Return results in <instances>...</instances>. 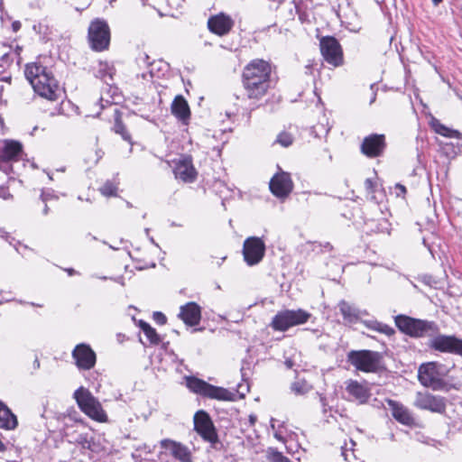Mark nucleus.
Segmentation results:
<instances>
[{"label": "nucleus", "mask_w": 462, "mask_h": 462, "mask_svg": "<svg viewBox=\"0 0 462 462\" xmlns=\"http://www.w3.org/2000/svg\"><path fill=\"white\" fill-rule=\"evenodd\" d=\"M265 254V244L257 236H251L244 241V260L249 266L258 264Z\"/></svg>", "instance_id": "4468645a"}, {"label": "nucleus", "mask_w": 462, "mask_h": 462, "mask_svg": "<svg viewBox=\"0 0 462 462\" xmlns=\"http://www.w3.org/2000/svg\"><path fill=\"white\" fill-rule=\"evenodd\" d=\"M74 398L79 409L90 419L98 422H106L107 415L100 402L86 388L79 387L74 393Z\"/></svg>", "instance_id": "20e7f679"}, {"label": "nucleus", "mask_w": 462, "mask_h": 462, "mask_svg": "<svg viewBox=\"0 0 462 462\" xmlns=\"http://www.w3.org/2000/svg\"><path fill=\"white\" fill-rule=\"evenodd\" d=\"M47 196H48V195H47L45 192H42V196H41V197H42V201H44V202H45V201L47 200Z\"/></svg>", "instance_id": "09e8293b"}, {"label": "nucleus", "mask_w": 462, "mask_h": 462, "mask_svg": "<svg viewBox=\"0 0 462 462\" xmlns=\"http://www.w3.org/2000/svg\"><path fill=\"white\" fill-rule=\"evenodd\" d=\"M362 322L367 328L386 336H392L395 332L392 327L375 319L364 320Z\"/></svg>", "instance_id": "2f4dec72"}, {"label": "nucleus", "mask_w": 462, "mask_h": 462, "mask_svg": "<svg viewBox=\"0 0 462 462\" xmlns=\"http://www.w3.org/2000/svg\"><path fill=\"white\" fill-rule=\"evenodd\" d=\"M174 174L177 179L184 182L191 183L196 180L197 171L190 156H185L176 163Z\"/></svg>", "instance_id": "412c9836"}, {"label": "nucleus", "mask_w": 462, "mask_h": 462, "mask_svg": "<svg viewBox=\"0 0 462 462\" xmlns=\"http://www.w3.org/2000/svg\"><path fill=\"white\" fill-rule=\"evenodd\" d=\"M350 448L343 447L342 448V456L344 457L345 460L347 462H363L362 460L358 459L355 454L354 446L356 443L351 439L350 440Z\"/></svg>", "instance_id": "c9c22d12"}, {"label": "nucleus", "mask_w": 462, "mask_h": 462, "mask_svg": "<svg viewBox=\"0 0 462 462\" xmlns=\"http://www.w3.org/2000/svg\"><path fill=\"white\" fill-rule=\"evenodd\" d=\"M110 28L104 19L96 18L90 22L88 29V41L91 50L104 51L109 48Z\"/></svg>", "instance_id": "423d86ee"}, {"label": "nucleus", "mask_w": 462, "mask_h": 462, "mask_svg": "<svg viewBox=\"0 0 462 462\" xmlns=\"http://www.w3.org/2000/svg\"><path fill=\"white\" fill-rule=\"evenodd\" d=\"M153 320L159 325H164L167 318L163 313L157 311L153 313Z\"/></svg>", "instance_id": "58836bf2"}, {"label": "nucleus", "mask_w": 462, "mask_h": 462, "mask_svg": "<svg viewBox=\"0 0 462 462\" xmlns=\"http://www.w3.org/2000/svg\"><path fill=\"white\" fill-rule=\"evenodd\" d=\"M126 206H127V208H132L133 207V205L130 202H128V201L126 202Z\"/></svg>", "instance_id": "4d7b16f0"}, {"label": "nucleus", "mask_w": 462, "mask_h": 462, "mask_svg": "<svg viewBox=\"0 0 462 462\" xmlns=\"http://www.w3.org/2000/svg\"><path fill=\"white\" fill-rule=\"evenodd\" d=\"M141 1H142L143 5H145V3H144L145 0H141Z\"/></svg>", "instance_id": "052dcab7"}, {"label": "nucleus", "mask_w": 462, "mask_h": 462, "mask_svg": "<svg viewBox=\"0 0 462 462\" xmlns=\"http://www.w3.org/2000/svg\"><path fill=\"white\" fill-rule=\"evenodd\" d=\"M320 401H321V402H322V405H323V406H325V402H324L325 398L321 397V398H320Z\"/></svg>", "instance_id": "13d9d810"}, {"label": "nucleus", "mask_w": 462, "mask_h": 462, "mask_svg": "<svg viewBox=\"0 0 462 462\" xmlns=\"http://www.w3.org/2000/svg\"><path fill=\"white\" fill-rule=\"evenodd\" d=\"M136 63L140 68L148 69L147 72H143L141 74V77L143 79H146L147 76H149L151 79L159 78V74L155 70L157 69L158 70L162 69V65L167 67V65L163 64L162 61H151L150 57L145 52H140L138 54L136 57Z\"/></svg>", "instance_id": "393cba45"}, {"label": "nucleus", "mask_w": 462, "mask_h": 462, "mask_svg": "<svg viewBox=\"0 0 462 462\" xmlns=\"http://www.w3.org/2000/svg\"><path fill=\"white\" fill-rule=\"evenodd\" d=\"M432 1V4L437 6L439 5L443 0H431Z\"/></svg>", "instance_id": "de8ad7c7"}, {"label": "nucleus", "mask_w": 462, "mask_h": 462, "mask_svg": "<svg viewBox=\"0 0 462 462\" xmlns=\"http://www.w3.org/2000/svg\"><path fill=\"white\" fill-rule=\"evenodd\" d=\"M0 198L4 199H9L12 198L9 189L5 186H0Z\"/></svg>", "instance_id": "ea45409f"}, {"label": "nucleus", "mask_w": 462, "mask_h": 462, "mask_svg": "<svg viewBox=\"0 0 462 462\" xmlns=\"http://www.w3.org/2000/svg\"><path fill=\"white\" fill-rule=\"evenodd\" d=\"M23 155L21 143L13 140H5L0 143V170L8 174L13 171L12 162H18Z\"/></svg>", "instance_id": "9d476101"}, {"label": "nucleus", "mask_w": 462, "mask_h": 462, "mask_svg": "<svg viewBox=\"0 0 462 462\" xmlns=\"http://www.w3.org/2000/svg\"><path fill=\"white\" fill-rule=\"evenodd\" d=\"M320 51L324 60L337 67L343 63V53L341 46L336 38L331 36L323 37L319 42Z\"/></svg>", "instance_id": "2eb2a0df"}, {"label": "nucleus", "mask_w": 462, "mask_h": 462, "mask_svg": "<svg viewBox=\"0 0 462 462\" xmlns=\"http://www.w3.org/2000/svg\"><path fill=\"white\" fill-rule=\"evenodd\" d=\"M346 392L360 403L366 402L370 397L369 390L357 381H350L346 385Z\"/></svg>", "instance_id": "cd10ccee"}, {"label": "nucleus", "mask_w": 462, "mask_h": 462, "mask_svg": "<svg viewBox=\"0 0 462 462\" xmlns=\"http://www.w3.org/2000/svg\"><path fill=\"white\" fill-rule=\"evenodd\" d=\"M5 449V444L2 442V440L0 439V451H4Z\"/></svg>", "instance_id": "8fccbe9b"}, {"label": "nucleus", "mask_w": 462, "mask_h": 462, "mask_svg": "<svg viewBox=\"0 0 462 462\" xmlns=\"http://www.w3.org/2000/svg\"><path fill=\"white\" fill-rule=\"evenodd\" d=\"M395 190L398 197L404 196L406 193V188L402 184L397 183L395 185Z\"/></svg>", "instance_id": "a19ab883"}, {"label": "nucleus", "mask_w": 462, "mask_h": 462, "mask_svg": "<svg viewBox=\"0 0 462 462\" xmlns=\"http://www.w3.org/2000/svg\"><path fill=\"white\" fill-rule=\"evenodd\" d=\"M118 185V181L107 180L98 190L104 197H116Z\"/></svg>", "instance_id": "72a5a7b5"}, {"label": "nucleus", "mask_w": 462, "mask_h": 462, "mask_svg": "<svg viewBox=\"0 0 462 462\" xmlns=\"http://www.w3.org/2000/svg\"><path fill=\"white\" fill-rule=\"evenodd\" d=\"M12 28H13V31L14 32H17L20 30L21 28V23L19 21H14L13 23H12Z\"/></svg>", "instance_id": "37998d69"}, {"label": "nucleus", "mask_w": 462, "mask_h": 462, "mask_svg": "<svg viewBox=\"0 0 462 462\" xmlns=\"http://www.w3.org/2000/svg\"><path fill=\"white\" fill-rule=\"evenodd\" d=\"M85 423L83 420L76 421V425H66L64 437L69 444L80 447L81 449H92L94 444L93 436L84 430Z\"/></svg>", "instance_id": "ddd939ff"}, {"label": "nucleus", "mask_w": 462, "mask_h": 462, "mask_svg": "<svg viewBox=\"0 0 462 462\" xmlns=\"http://www.w3.org/2000/svg\"><path fill=\"white\" fill-rule=\"evenodd\" d=\"M187 387L193 393L203 397L218 401H235L236 393L223 387H218L194 376L186 378Z\"/></svg>", "instance_id": "39448f33"}, {"label": "nucleus", "mask_w": 462, "mask_h": 462, "mask_svg": "<svg viewBox=\"0 0 462 462\" xmlns=\"http://www.w3.org/2000/svg\"><path fill=\"white\" fill-rule=\"evenodd\" d=\"M291 388L296 394H304L310 390V386L303 380L294 382Z\"/></svg>", "instance_id": "e433bc0d"}, {"label": "nucleus", "mask_w": 462, "mask_h": 462, "mask_svg": "<svg viewBox=\"0 0 462 462\" xmlns=\"http://www.w3.org/2000/svg\"><path fill=\"white\" fill-rule=\"evenodd\" d=\"M233 25L234 22L231 17L223 13L211 16L208 21L209 31L219 36L227 34Z\"/></svg>", "instance_id": "4be33fe9"}, {"label": "nucleus", "mask_w": 462, "mask_h": 462, "mask_svg": "<svg viewBox=\"0 0 462 462\" xmlns=\"http://www.w3.org/2000/svg\"><path fill=\"white\" fill-rule=\"evenodd\" d=\"M26 79L30 82L34 92L51 101L59 98L60 88L51 71L40 63L27 64L24 69Z\"/></svg>", "instance_id": "f03ea898"}, {"label": "nucleus", "mask_w": 462, "mask_h": 462, "mask_svg": "<svg viewBox=\"0 0 462 462\" xmlns=\"http://www.w3.org/2000/svg\"><path fill=\"white\" fill-rule=\"evenodd\" d=\"M414 405L421 410L442 413L446 410V399L430 393H417Z\"/></svg>", "instance_id": "dca6fc26"}, {"label": "nucleus", "mask_w": 462, "mask_h": 462, "mask_svg": "<svg viewBox=\"0 0 462 462\" xmlns=\"http://www.w3.org/2000/svg\"><path fill=\"white\" fill-rule=\"evenodd\" d=\"M48 210H49V208H48L47 205H45L44 209H43V214L47 215L48 214Z\"/></svg>", "instance_id": "603ef678"}, {"label": "nucleus", "mask_w": 462, "mask_h": 462, "mask_svg": "<svg viewBox=\"0 0 462 462\" xmlns=\"http://www.w3.org/2000/svg\"><path fill=\"white\" fill-rule=\"evenodd\" d=\"M285 365L288 368H291L293 366V362L291 359H288V360L285 361Z\"/></svg>", "instance_id": "c03bdc74"}, {"label": "nucleus", "mask_w": 462, "mask_h": 462, "mask_svg": "<svg viewBox=\"0 0 462 462\" xmlns=\"http://www.w3.org/2000/svg\"><path fill=\"white\" fill-rule=\"evenodd\" d=\"M66 271H67L68 274L70 276L74 275L76 273V271L72 268L67 269Z\"/></svg>", "instance_id": "a18cd8bd"}, {"label": "nucleus", "mask_w": 462, "mask_h": 462, "mask_svg": "<svg viewBox=\"0 0 462 462\" xmlns=\"http://www.w3.org/2000/svg\"><path fill=\"white\" fill-rule=\"evenodd\" d=\"M5 232L3 229H0V236L4 237L5 236Z\"/></svg>", "instance_id": "864d4df0"}, {"label": "nucleus", "mask_w": 462, "mask_h": 462, "mask_svg": "<svg viewBox=\"0 0 462 462\" xmlns=\"http://www.w3.org/2000/svg\"><path fill=\"white\" fill-rule=\"evenodd\" d=\"M430 125L436 134L444 137L456 139V145L458 148L462 147V134L459 131L446 126L435 117L431 118Z\"/></svg>", "instance_id": "a878e982"}, {"label": "nucleus", "mask_w": 462, "mask_h": 462, "mask_svg": "<svg viewBox=\"0 0 462 462\" xmlns=\"http://www.w3.org/2000/svg\"><path fill=\"white\" fill-rule=\"evenodd\" d=\"M338 309L344 318V320L347 323H355L358 320L361 315V311L358 309L346 300H340L338 302Z\"/></svg>", "instance_id": "c85d7f7f"}, {"label": "nucleus", "mask_w": 462, "mask_h": 462, "mask_svg": "<svg viewBox=\"0 0 462 462\" xmlns=\"http://www.w3.org/2000/svg\"><path fill=\"white\" fill-rule=\"evenodd\" d=\"M365 187L369 192H374V182L371 179H366Z\"/></svg>", "instance_id": "79ce46f5"}, {"label": "nucleus", "mask_w": 462, "mask_h": 462, "mask_svg": "<svg viewBox=\"0 0 462 462\" xmlns=\"http://www.w3.org/2000/svg\"><path fill=\"white\" fill-rule=\"evenodd\" d=\"M139 328L144 333L152 345H158L161 342V337L157 334L156 330L150 326L149 323L143 320H140Z\"/></svg>", "instance_id": "473e14b6"}, {"label": "nucleus", "mask_w": 462, "mask_h": 462, "mask_svg": "<svg viewBox=\"0 0 462 462\" xmlns=\"http://www.w3.org/2000/svg\"><path fill=\"white\" fill-rule=\"evenodd\" d=\"M96 77L104 81L106 85L114 83V69L106 62H101L96 72Z\"/></svg>", "instance_id": "7c9ffc66"}, {"label": "nucleus", "mask_w": 462, "mask_h": 462, "mask_svg": "<svg viewBox=\"0 0 462 462\" xmlns=\"http://www.w3.org/2000/svg\"><path fill=\"white\" fill-rule=\"evenodd\" d=\"M276 143H280L283 147H289L293 143V137L290 133L282 132L278 134Z\"/></svg>", "instance_id": "4c0bfd02"}, {"label": "nucleus", "mask_w": 462, "mask_h": 462, "mask_svg": "<svg viewBox=\"0 0 462 462\" xmlns=\"http://www.w3.org/2000/svg\"><path fill=\"white\" fill-rule=\"evenodd\" d=\"M429 347L440 353L462 356V339L454 335L435 334L430 337Z\"/></svg>", "instance_id": "f8f14e48"}, {"label": "nucleus", "mask_w": 462, "mask_h": 462, "mask_svg": "<svg viewBox=\"0 0 462 462\" xmlns=\"http://www.w3.org/2000/svg\"><path fill=\"white\" fill-rule=\"evenodd\" d=\"M311 314L302 309L284 310L279 311L271 322L272 328L276 331H286L290 328L305 324Z\"/></svg>", "instance_id": "6e6552de"}, {"label": "nucleus", "mask_w": 462, "mask_h": 462, "mask_svg": "<svg viewBox=\"0 0 462 462\" xmlns=\"http://www.w3.org/2000/svg\"><path fill=\"white\" fill-rule=\"evenodd\" d=\"M385 136L383 134H372L364 138L361 144V152L368 158L379 157L385 149Z\"/></svg>", "instance_id": "f3484780"}, {"label": "nucleus", "mask_w": 462, "mask_h": 462, "mask_svg": "<svg viewBox=\"0 0 462 462\" xmlns=\"http://www.w3.org/2000/svg\"><path fill=\"white\" fill-rule=\"evenodd\" d=\"M160 445L162 448L170 450L172 457L180 462H192L190 450L180 442L164 439L161 440Z\"/></svg>", "instance_id": "aec40b11"}, {"label": "nucleus", "mask_w": 462, "mask_h": 462, "mask_svg": "<svg viewBox=\"0 0 462 462\" xmlns=\"http://www.w3.org/2000/svg\"><path fill=\"white\" fill-rule=\"evenodd\" d=\"M383 356L372 350H352L347 354V361L357 370L375 373L382 367Z\"/></svg>", "instance_id": "0eeeda50"}, {"label": "nucleus", "mask_w": 462, "mask_h": 462, "mask_svg": "<svg viewBox=\"0 0 462 462\" xmlns=\"http://www.w3.org/2000/svg\"><path fill=\"white\" fill-rule=\"evenodd\" d=\"M72 357L79 369L89 370L96 364V354L87 344H79L72 351Z\"/></svg>", "instance_id": "a211bd4d"}, {"label": "nucleus", "mask_w": 462, "mask_h": 462, "mask_svg": "<svg viewBox=\"0 0 462 462\" xmlns=\"http://www.w3.org/2000/svg\"><path fill=\"white\" fill-rule=\"evenodd\" d=\"M396 327L404 334L412 337H431L438 334L439 328L434 321L397 315L394 318Z\"/></svg>", "instance_id": "7ed1b4c3"}, {"label": "nucleus", "mask_w": 462, "mask_h": 462, "mask_svg": "<svg viewBox=\"0 0 462 462\" xmlns=\"http://www.w3.org/2000/svg\"><path fill=\"white\" fill-rule=\"evenodd\" d=\"M150 241L152 244H153L154 245L158 246V245L155 243L154 239L152 237H150Z\"/></svg>", "instance_id": "5fc2aeb1"}, {"label": "nucleus", "mask_w": 462, "mask_h": 462, "mask_svg": "<svg viewBox=\"0 0 462 462\" xmlns=\"http://www.w3.org/2000/svg\"><path fill=\"white\" fill-rule=\"evenodd\" d=\"M171 114L182 124L188 125L190 118V110L188 102L182 96H177L171 104Z\"/></svg>", "instance_id": "bb28decb"}, {"label": "nucleus", "mask_w": 462, "mask_h": 462, "mask_svg": "<svg viewBox=\"0 0 462 462\" xmlns=\"http://www.w3.org/2000/svg\"><path fill=\"white\" fill-rule=\"evenodd\" d=\"M271 68L268 62L256 60L250 62L243 72V84L249 98L260 99L270 88Z\"/></svg>", "instance_id": "f257e3e1"}, {"label": "nucleus", "mask_w": 462, "mask_h": 462, "mask_svg": "<svg viewBox=\"0 0 462 462\" xmlns=\"http://www.w3.org/2000/svg\"><path fill=\"white\" fill-rule=\"evenodd\" d=\"M5 406V405L2 402H0V411H2V408H4Z\"/></svg>", "instance_id": "6e6d98bb"}, {"label": "nucleus", "mask_w": 462, "mask_h": 462, "mask_svg": "<svg viewBox=\"0 0 462 462\" xmlns=\"http://www.w3.org/2000/svg\"><path fill=\"white\" fill-rule=\"evenodd\" d=\"M441 365L436 362H430L422 364L418 370V379L420 383L428 388H431L433 391L443 390L446 386V383L441 378L439 368Z\"/></svg>", "instance_id": "1a4fd4ad"}, {"label": "nucleus", "mask_w": 462, "mask_h": 462, "mask_svg": "<svg viewBox=\"0 0 462 462\" xmlns=\"http://www.w3.org/2000/svg\"><path fill=\"white\" fill-rule=\"evenodd\" d=\"M274 437H275L278 440H280V441H283V438H282V437L278 432H276V433L274 434Z\"/></svg>", "instance_id": "49530a36"}, {"label": "nucleus", "mask_w": 462, "mask_h": 462, "mask_svg": "<svg viewBox=\"0 0 462 462\" xmlns=\"http://www.w3.org/2000/svg\"><path fill=\"white\" fill-rule=\"evenodd\" d=\"M34 366H35V367H37V368L40 366V362H39V360H38V359H35V361H34Z\"/></svg>", "instance_id": "3c124183"}, {"label": "nucleus", "mask_w": 462, "mask_h": 462, "mask_svg": "<svg viewBox=\"0 0 462 462\" xmlns=\"http://www.w3.org/2000/svg\"><path fill=\"white\" fill-rule=\"evenodd\" d=\"M194 430L203 440L215 445L218 442V436L209 414L204 410L198 411L193 417Z\"/></svg>", "instance_id": "9b49d317"}, {"label": "nucleus", "mask_w": 462, "mask_h": 462, "mask_svg": "<svg viewBox=\"0 0 462 462\" xmlns=\"http://www.w3.org/2000/svg\"><path fill=\"white\" fill-rule=\"evenodd\" d=\"M149 231L150 229L149 228H145V233L148 235L149 234Z\"/></svg>", "instance_id": "bf43d9fd"}, {"label": "nucleus", "mask_w": 462, "mask_h": 462, "mask_svg": "<svg viewBox=\"0 0 462 462\" xmlns=\"http://www.w3.org/2000/svg\"><path fill=\"white\" fill-rule=\"evenodd\" d=\"M179 318L189 327L199 325L201 319V308L194 301H190L180 308Z\"/></svg>", "instance_id": "5701e85b"}, {"label": "nucleus", "mask_w": 462, "mask_h": 462, "mask_svg": "<svg viewBox=\"0 0 462 462\" xmlns=\"http://www.w3.org/2000/svg\"><path fill=\"white\" fill-rule=\"evenodd\" d=\"M387 404L392 411L393 417L400 423L411 426L414 424V418L411 411L403 404L394 400H387Z\"/></svg>", "instance_id": "b1692460"}, {"label": "nucleus", "mask_w": 462, "mask_h": 462, "mask_svg": "<svg viewBox=\"0 0 462 462\" xmlns=\"http://www.w3.org/2000/svg\"><path fill=\"white\" fill-rule=\"evenodd\" d=\"M17 426L16 416L5 405L0 411V428L13 430Z\"/></svg>", "instance_id": "c756f323"}, {"label": "nucleus", "mask_w": 462, "mask_h": 462, "mask_svg": "<svg viewBox=\"0 0 462 462\" xmlns=\"http://www.w3.org/2000/svg\"><path fill=\"white\" fill-rule=\"evenodd\" d=\"M293 183L287 172L275 174L270 180V189L277 198L283 199L292 191Z\"/></svg>", "instance_id": "6ab92c4d"}, {"label": "nucleus", "mask_w": 462, "mask_h": 462, "mask_svg": "<svg viewBox=\"0 0 462 462\" xmlns=\"http://www.w3.org/2000/svg\"><path fill=\"white\" fill-rule=\"evenodd\" d=\"M114 131L116 134L121 135L123 140L133 144L131 134L128 132L119 116H116L115 119Z\"/></svg>", "instance_id": "f704fd0d"}]
</instances>
